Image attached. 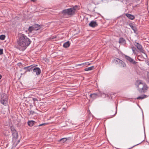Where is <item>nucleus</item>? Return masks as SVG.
I'll use <instances>...</instances> for the list:
<instances>
[{
    "instance_id": "1",
    "label": "nucleus",
    "mask_w": 149,
    "mask_h": 149,
    "mask_svg": "<svg viewBox=\"0 0 149 149\" xmlns=\"http://www.w3.org/2000/svg\"><path fill=\"white\" fill-rule=\"evenodd\" d=\"M31 42V40L26 35L23 34L17 40L18 45L17 48L20 50L23 51Z\"/></svg>"
},
{
    "instance_id": "2",
    "label": "nucleus",
    "mask_w": 149,
    "mask_h": 149,
    "mask_svg": "<svg viewBox=\"0 0 149 149\" xmlns=\"http://www.w3.org/2000/svg\"><path fill=\"white\" fill-rule=\"evenodd\" d=\"M79 9V7L77 5H75L70 8L65 9L61 11V14L64 16L67 15L71 16L74 15Z\"/></svg>"
},
{
    "instance_id": "3",
    "label": "nucleus",
    "mask_w": 149,
    "mask_h": 149,
    "mask_svg": "<svg viewBox=\"0 0 149 149\" xmlns=\"http://www.w3.org/2000/svg\"><path fill=\"white\" fill-rule=\"evenodd\" d=\"M138 84V90L140 93L144 92L148 88L147 85L141 82V81L138 80L137 81Z\"/></svg>"
},
{
    "instance_id": "4",
    "label": "nucleus",
    "mask_w": 149,
    "mask_h": 149,
    "mask_svg": "<svg viewBox=\"0 0 149 149\" xmlns=\"http://www.w3.org/2000/svg\"><path fill=\"white\" fill-rule=\"evenodd\" d=\"M0 102L2 104L6 105L8 102L7 96L5 93H0Z\"/></svg>"
},
{
    "instance_id": "5",
    "label": "nucleus",
    "mask_w": 149,
    "mask_h": 149,
    "mask_svg": "<svg viewBox=\"0 0 149 149\" xmlns=\"http://www.w3.org/2000/svg\"><path fill=\"white\" fill-rule=\"evenodd\" d=\"M134 45L137 47L140 52L145 54L146 56H147L146 53L145 51L143 49L142 46L141 44L135 42L134 43Z\"/></svg>"
},
{
    "instance_id": "6",
    "label": "nucleus",
    "mask_w": 149,
    "mask_h": 149,
    "mask_svg": "<svg viewBox=\"0 0 149 149\" xmlns=\"http://www.w3.org/2000/svg\"><path fill=\"white\" fill-rule=\"evenodd\" d=\"M114 62L116 64H118L121 67H126V65L125 63L122 60L118 58H116L113 60Z\"/></svg>"
},
{
    "instance_id": "7",
    "label": "nucleus",
    "mask_w": 149,
    "mask_h": 149,
    "mask_svg": "<svg viewBox=\"0 0 149 149\" xmlns=\"http://www.w3.org/2000/svg\"><path fill=\"white\" fill-rule=\"evenodd\" d=\"M40 28V25L37 24H35L33 26H29L28 30L31 32L33 30H38Z\"/></svg>"
},
{
    "instance_id": "8",
    "label": "nucleus",
    "mask_w": 149,
    "mask_h": 149,
    "mask_svg": "<svg viewBox=\"0 0 149 149\" xmlns=\"http://www.w3.org/2000/svg\"><path fill=\"white\" fill-rule=\"evenodd\" d=\"M32 70H33V72L36 73L37 75L38 76L40 74L41 70L39 68L35 67V66H34V67L33 68Z\"/></svg>"
},
{
    "instance_id": "9",
    "label": "nucleus",
    "mask_w": 149,
    "mask_h": 149,
    "mask_svg": "<svg viewBox=\"0 0 149 149\" xmlns=\"http://www.w3.org/2000/svg\"><path fill=\"white\" fill-rule=\"evenodd\" d=\"M90 96L93 99H95L99 97H101L102 95L100 93H94L90 94Z\"/></svg>"
},
{
    "instance_id": "10",
    "label": "nucleus",
    "mask_w": 149,
    "mask_h": 149,
    "mask_svg": "<svg viewBox=\"0 0 149 149\" xmlns=\"http://www.w3.org/2000/svg\"><path fill=\"white\" fill-rule=\"evenodd\" d=\"M33 67H34L33 65H32L29 66L25 67L23 69L25 70V73H26L28 71L30 72L31 71H32Z\"/></svg>"
},
{
    "instance_id": "11",
    "label": "nucleus",
    "mask_w": 149,
    "mask_h": 149,
    "mask_svg": "<svg viewBox=\"0 0 149 149\" xmlns=\"http://www.w3.org/2000/svg\"><path fill=\"white\" fill-rule=\"evenodd\" d=\"M125 58L128 61H129L131 63L134 64H135L137 62L135 61L133 59H132V58L126 55H125Z\"/></svg>"
},
{
    "instance_id": "12",
    "label": "nucleus",
    "mask_w": 149,
    "mask_h": 149,
    "mask_svg": "<svg viewBox=\"0 0 149 149\" xmlns=\"http://www.w3.org/2000/svg\"><path fill=\"white\" fill-rule=\"evenodd\" d=\"M98 24L95 21H92L89 24V26L91 27H95L97 26Z\"/></svg>"
},
{
    "instance_id": "13",
    "label": "nucleus",
    "mask_w": 149,
    "mask_h": 149,
    "mask_svg": "<svg viewBox=\"0 0 149 149\" xmlns=\"http://www.w3.org/2000/svg\"><path fill=\"white\" fill-rule=\"evenodd\" d=\"M129 25L131 29L134 31V32L136 33L137 30L136 27L134 26V24L132 23H130Z\"/></svg>"
},
{
    "instance_id": "14",
    "label": "nucleus",
    "mask_w": 149,
    "mask_h": 149,
    "mask_svg": "<svg viewBox=\"0 0 149 149\" xmlns=\"http://www.w3.org/2000/svg\"><path fill=\"white\" fill-rule=\"evenodd\" d=\"M12 135L13 136V141H16V139L17 138L18 135V133L17 132H14L12 133Z\"/></svg>"
},
{
    "instance_id": "15",
    "label": "nucleus",
    "mask_w": 149,
    "mask_h": 149,
    "mask_svg": "<svg viewBox=\"0 0 149 149\" xmlns=\"http://www.w3.org/2000/svg\"><path fill=\"white\" fill-rule=\"evenodd\" d=\"M126 16L128 18V19H131L133 20L135 18V17L134 15L128 13L125 14Z\"/></svg>"
},
{
    "instance_id": "16",
    "label": "nucleus",
    "mask_w": 149,
    "mask_h": 149,
    "mask_svg": "<svg viewBox=\"0 0 149 149\" xmlns=\"http://www.w3.org/2000/svg\"><path fill=\"white\" fill-rule=\"evenodd\" d=\"M70 139V137H68L67 138H64L61 139L59 140V141L61 142V143H64L67 140H69Z\"/></svg>"
},
{
    "instance_id": "17",
    "label": "nucleus",
    "mask_w": 149,
    "mask_h": 149,
    "mask_svg": "<svg viewBox=\"0 0 149 149\" xmlns=\"http://www.w3.org/2000/svg\"><path fill=\"white\" fill-rule=\"evenodd\" d=\"M70 43L69 41H67L64 43L63 47L65 48H68L70 46Z\"/></svg>"
},
{
    "instance_id": "18",
    "label": "nucleus",
    "mask_w": 149,
    "mask_h": 149,
    "mask_svg": "<svg viewBox=\"0 0 149 149\" xmlns=\"http://www.w3.org/2000/svg\"><path fill=\"white\" fill-rule=\"evenodd\" d=\"M36 122L33 120L29 121L28 122V124L29 126L31 127L33 126Z\"/></svg>"
},
{
    "instance_id": "19",
    "label": "nucleus",
    "mask_w": 149,
    "mask_h": 149,
    "mask_svg": "<svg viewBox=\"0 0 149 149\" xmlns=\"http://www.w3.org/2000/svg\"><path fill=\"white\" fill-rule=\"evenodd\" d=\"M137 58L140 61H143L144 59V57L143 55L141 54L137 56Z\"/></svg>"
},
{
    "instance_id": "20",
    "label": "nucleus",
    "mask_w": 149,
    "mask_h": 149,
    "mask_svg": "<svg viewBox=\"0 0 149 149\" xmlns=\"http://www.w3.org/2000/svg\"><path fill=\"white\" fill-rule=\"evenodd\" d=\"M125 42V39L123 38H119V42L120 43H124Z\"/></svg>"
},
{
    "instance_id": "21",
    "label": "nucleus",
    "mask_w": 149,
    "mask_h": 149,
    "mask_svg": "<svg viewBox=\"0 0 149 149\" xmlns=\"http://www.w3.org/2000/svg\"><path fill=\"white\" fill-rule=\"evenodd\" d=\"M146 97H147V95H142V96H139V97H138L136 98V99L137 100H139V99L142 100V99H143L145 98Z\"/></svg>"
},
{
    "instance_id": "22",
    "label": "nucleus",
    "mask_w": 149,
    "mask_h": 149,
    "mask_svg": "<svg viewBox=\"0 0 149 149\" xmlns=\"http://www.w3.org/2000/svg\"><path fill=\"white\" fill-rule=\"evenodd\" d=\"M94 68V66H92L91 67L87 68H86L84 70L86 71H88L89 70H93Z\"/></svg>"
},
{
    "instance_id": "23",
    "label": "nucleus",
    "mask_w": 149,
    "mask_h": 149,
    "mask_svg": "<svg viewBox=\"0 0 149 149\" xmlns=\"http://www.w3.org/2000/svg\"><path fill=\"white\" fill-rule=\"evenodd\" d=\"M12 133L17 132L16 130L13 126H11L10 127Z\"/></svg>"
},
{
    "instance_id": "24",
    "label": "nucleus",
    "mask_w": 149,
    "mask_h": 149,
    "mask_svg": "<svg viewBox=\"0 0 149 149\" xmlns=\"http://www.w3.org/2000/svg\"><path fill=\"white\" fill-rule=\"evenodd\" d=\"M6 37V36L5 35H2L0 36V39L1 40H4L5 38Z\"/></svg>"
},
{
    "instance_id": "25",
    "label": "nucleus",
    "mask_w": 149,
    "mask_h": 149,
    "mask_svg": "<svg viewBox=\"0 0 149 149\" xmlns=\"http://www.w3.org/2000/svg\"><path fill=\"white\" fill-rule=\"evenodd\" d=\"M90 64V63H89L88 62L82 63L83 66H85V65H88Z\"/></svg>"
},
{
    "instance_id": "26",
    "label": "nucleus",
    "mask_w": 149,
    "mask_h": 149,
    "mask_svg": "<svg viewBox=\"0 0 149 149\" xmlns=\"http://www.w3.org/2000/svg\"><path fill=\"white\" fill-rule=\"evenodd\" d=\"M132 49L133 53H134L135 52V51L136 50V48L134 47H132Z\"/></svg>"
},
{
    "instance_id": "27",
    "label": "nucleus",
    "mask_w": 149,
    "mask_h": 149,
    "mask_svg": "<svg viewBox=\"0 0 149 149\" xmlns=\"http://www.w3.org/2000/svg\"><path fill=\"white\" fill-rule=\"evenodd\" d=\"M29 112H30V114H31L32 115H33V114H34L35 112V111H29Z\"/></svg>"
},
{
    "instance_id": "28",
    "label": "nucleus",
    "mask_w": 149,
    "mask_h": 149,
    "mask_svg": "<svg viewBox=\"0 0 149 149\" xmlns=\"http://www.w3.org/2000/svg\"><path fill=\"white\" fill-rule=\"evenodd\" d=\"M46 124H47L46 123H42V124H40L39 125H38V126H43V125H46Z\"/></svg>"
},
{
    "instance_id": "29",
    "label": "nucleus",
    "mask_w": 149,
    "mask_h": 149,
    "mask_svg": "<svg viewBox=\"0 0 149 149\" xmlns=\"http://www.w3.org/2000/svg\"><path fill=\"white\" fill-rule=\"evenodd\" d=\"M3 53V49H0V55H1Z\"/></svg>"
},
{
    "instance_id": "30",
    "label": "nucleus",
    "mask_w": 149,
    "mask_h": 149,
    "mask_svg": "<svg viewBox=\"0 0 149 149\" xmlns=\"http://www.w3.org/2000/svg\"><path fill=\"white\" fill-rule=\"evenodd\" d=\"M33 101L34 102L36 101H38V100L36 98H33Z\"/></svg>"
},
{
    "instance_id": "31",
    "label": "nucleus",
    "mask_w": 149,
    "mask_h": 149,
    "mask_svg": "<svg viewBox=\"0 0 149 149\" xmlns=\"http://www.w3.org/2000/svg\"><path fill=\"white\" fill-rule=\"evenodd\" d=\"M76 66H82V67L83 66V65H82V63H81V64H77V65H76Z\"/></svg>"
},
{
    "instance_id": "32",
    "label": "nucleus",
    "mask_w": 149,
    "mask_h": 149,
    "mask_svg": "<svg viewBox=\"0 0 149 149\" xmlns=\"http://www.w3.org/2000/svg\"><path fill=\"white\" fill-rule=\"evenodd\" d=\"M117 107H116V111H115V114H114L113 115V117L114 116L116 115V114L117 113Z\"/></svg>"
},
{
    "instance_id": "33",
    "label": "nucleus",
    "mask_w": 149,
    "mask_h": 149,
    "mask_svg": "<svg viewBox=\"0 0 149 149\" xmlns=\"http://www.w3.org/2000/svg\"><path fill=\"white\" fill-rule=\"evenodd\" d=\"M147 76L148 78L149 79V72H148L147 73Z\"/></svg>"
},
{
    "instance_id": "34",
    "label": "nucleus",
    "mask_w": 149,
    "mask_h": 149,
    "mask_svg": "<svg viewBox=\"0 0 149 149\" xmlns=\"http://www.w3.org/2000/svg\"><path fill=\"white\" fill-rule=\"evenodd\" d=\"M20 141V140H18L17 142V143L16 144V146L17 145V144L19 143V142Z\"/></svg>"
},
{
    "instance_id": "35",
    "label": "nucleus",
    "mask_w": 149,
    "mask_h": 149,
    "mask_svg": "<svg viewBox=\"0 0 149 149\" xmlns=\"http://www.w3.org/2000/svg\"><path fill=\"white\" fill-rule=\"evenodd\" d=\"M142 85H140V86L139 88H142Z\"/></svg>"
},
{
    "instance_id": "36",
    "label": "nucleus",
    "mask_w": 149,
    "mask_h": 149,
    "mask_svg": "<svg viewBox=\"0 0 149 149\" xmlns=\"http://www.w3.org/2000/svg\"><path fill=\"white\" fill-rule=\"evenodd\" d=\"M1 77H2L1 75V74H0V79H1Z\"/></svg>"
}]
</instances>
